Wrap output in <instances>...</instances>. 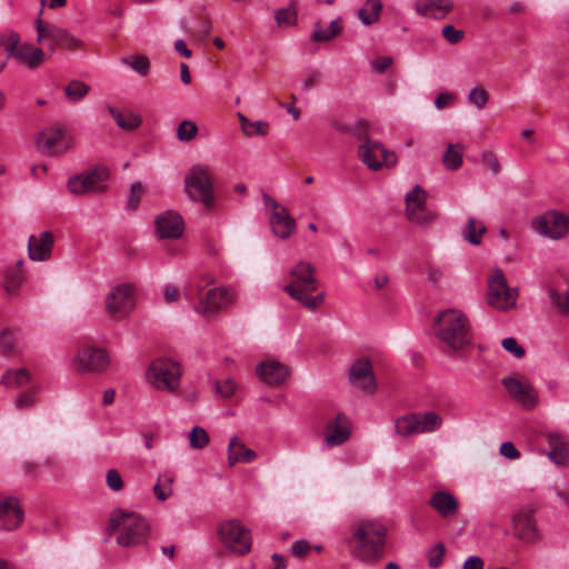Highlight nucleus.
Instances as JSON below:
<instances>
[{"label":"nucleus","mask_w":569,"mask_h":569,"mask_svg":"<svg viewBox=\"0 0 569 569\" xmlns=\"http://www.w3.org/2000/svg\"><path fill=\"white\" fill-rule=\"evenodd\" d=\"M432 329L446 353H457L472 343L470 321L459 309L441 311L436 317Z\"/></svg>","instance_id":"f257e3e1"},{"label":"nucleus","mask_w":569,"mask_h":569,"mask_svg":"<svg viewBox=\"0 0 569 569\" xmlns=\"http://www.w3.org/2000/svg\"><path fill=\"white\" fill-rule=\"evenodd\" d=\"M387 528L376 520H361L352 529L351 555L363 563L378 562L385 552Z\"/></svg>","instance_id":"f03ea898"},{"label":"nucleus","mask_w":569,"mask_h":569,"mask_svg":"<svg viewBox=\"0 0 569 569\" xmlns=\"http://www.w3.org/2000/svg\"><path fill=\"white\" fill-rule=\"evenodd\" d=\"M291 281L284 286V291L295 300L299 301L305 308L316 310L323 302L322 292L312 296L318 289V280L315 277V268L311 263L300 261L292 267L289 272Z\"/></svg>","instance_id":"7ed1b4c3"},{"label":"nucleus","mask_w":569,"mask_h":569,"mask_svg":"<svg viewBox=\"0 0 569 569\" xmlns=\"http://www.w3.org/2000/svg\"><path fill=\"white\" fill-rule=\"evenodd\" d=\"M108 529L118 532L117 542L121 547H134L147 541L149 522L139 513L116 509L109 518Z\"/></svg>","instance_id":"20e7f679"},{"label":"nucleus","mask_w":569,"mask_h":569,"mask_svg":"<svg viewBox=\"0 0 569 569\" xmlns=\"http://www.w3.org/2000/svg\"><path fill=\"white\" fill-rule=\"evenodd\" d=\"M0 46L4 48L9 57H13L19 63L30 69H36L46 60V52L40 47L21 42L20 34L16 31H7L0 36Z\"/></svg>","instance_id":"39448f33"},{"label":"nucleus","mask_w":569,"mask_h":569,"mask_svg":"<svg viewBox=\"0 0 569 569\" xmlns=\"http://www.w3.org/2000/svg\"><path fill=\"white\" fill-rule=\"evenodd\" d=\"M181 367L168 358L153 360L147 370V381L157 390L172 392L180 386Z\"/></svg>","instance_id":"423d86ee"},{"label":"nucleus","mask_w":569,"mask_h":569,"mask_svg":"<svg viewBox=\"0 0 569 569\" xmlns=\"http://www.w3.org/2000/svg\"><path fill=\"white\" fill-rule=\"evenodd\" d=\"M236 299L234 290L229 287L212 288L200 297L194 310L202 317L210 318L230 308Z\"/></svg>","instance_id":"0eeeda50"},{"label":"nucleus","mask_w":569,"mask_h":569,"mask_svg":"<svg viewBox=\"0 0 569 569\" xmlns=\"http://www.w3.org/2000/svg\"><path fill=\"white\" fill-rule=\"evenodd\" d=\"M217 532L220 542L231 553L243 556L249 552L248 530L239 520L221 522Z\"/></svg>","instance_id":"6e6552de"},{"label":"nucleus","mask_w":569,"mask_h":569,"mask_svg":"<svg viewBox=\"0 0 569 569\" xmlns=\"http://www.w3.org/2000/svg\"><path fill=\"white\" fill-rule=\"evenodd\" d=\"M37 147L47 156H60L73 147L71 133L62 127H50L41 131L37 137Z\"/></svg>","instance_id":"1a4fd4ad"},{"label":"nucleus","mask_w":569,"mask_h":569,"mask_svg":"<svg viewBox=\"0 0 569 569\" xmlns=\"http://www.w3.org/2000/svg\"><path fill=\"white\" fill-rule=\"evenodd\" d=\"M442 419L438 413L406 415L396 420V431L402 437L432 432L440 428Z\"/></svg>","instance_id":"9d476101"},{"label":"nucleus","mask_w":569,"mask_h":569,"mask_svg":"<svg viewBox=\"0 0 569 569\" xmlns=\"http://www.w3.org/2000/svg\"><path fill=\"white\" fill-rule=\"evenodd\" d=\"M110 358L102 348L86 346L80 348L73 356L72 367L80 373H98L108 369Z\"/></svg>","instance_id":"9b49d317"},{"label":"nucleus","mask_w":569,"mask_h":569,"mask_svg":"<svg viewBox=\"0 0 569 569\" xmlns=\"http://www.w3.org/2000/svg\"><path fill=\"white\" fill-rule=\"evenodd\" d=\"M358 156L361 161L373 171L382 168H392L398 162V158L393 151L388 150L382 143L368 138L359 147Z\"/></svg>","instance_id":"f8f14e48"},{"label":"nucleus","mask_w":569,"mask_h":569,"mask_svg":"<svg viewBox=\"0 0 569 569\" xmlns=\"http://www.w3.org/2000/svg\"><path fill=\"white\" fill-rule=\"evenodd\" d=\"M184 184L186 191L192 200L201 202L207 208L211 207L213 202L211 177L207 169L192 167L186 176Z\"/></svg>","instance_id":"ddd939ff"},{"label":"nucleus","mask_w":569,"mask_h":569,"mask_svg":"<svg viewBox=\"0 0 569 569\" xmlns=\"http://www.w3.org/2000/svg\"><path fill=\"white\" fill-rule=\"evenodd\" d=\"M134 305L136 288L130 283L114 286L106 297V310L113 318L127 317Z\"/></svg>","instance_id":"4468645a"},{"label":"nucleus","mask_w":569,"mask_h":569,"mask_svg":"<svg viewBox=\"0 0 569 569\" xmlns=\"http://www.w3.org/2000/svg\"><path fill=\"white\" fill-rule=\"evenodd\" d=\"M517 289L510 288L501 270H496L488 283V303L499 310H507L516 305Z\"/></svg>","instance_id":"2eb2a0df"},{"label":"nucleus","mask_w":569,"mask_h":569,"mask_svg":"<svg viewBox=\"0 0 569 569\" xmlns=\"http://www.w3.org/2000/svg\"><path fill=\"white\" fill-rule=\"evenodd\" d=\"M531 226L539 234L558 240L569 233V217L558 211H548L535 218Z\"/></svg>","instance_id":"dca6fc26"},{"label":"nucleus","mask_w":569,"mask_h":569,"mask_svg":"<svg viewBox=\"0 0 569 569\" xmlns=\"http://www.w3.org/2000/svg\"><path fill=\"white\" fill-rule=\"evenodd\" d=\"M427 194L420 186H416L406 196V213L417 224H429L436 220L437 213L426 206Z\"/></svg>","instance_id":"f3484780"},{"label":"nucleus","mask_w":569,"mask_h":569,"mask_svg":"<svg viewBox=\"0 0 569 569\" xmlns=\"http://www.w3.org/2000/svg\"><path fill=\"white\" fill-rule=\"evenodd\" d=\"M502 385L509 396L523 409L530 410L538 405L539 393L528 379L507 377L502 379Z\"/></svg>","instance_id":"a211bd4d"},{"label":"nucleus","mask_w":569,"mask_h":569,"mask_svg":"<svg viewBox=\"0 0 569 569\" xmlns=\"http://www.w3.org/2000/svg\"><path fill=\"white\" fill-rule=\"evenodd\" d=\"M23 509L16 497L0 492V530L12 531L23 522Z\"/></svg>","instance_id":"6ab92c4d"},{"label":"nucleus","mask_w":569,"mask_h":569,"mask_svg":"<svg viewBox=\"0 0 569 569\" xmlns=\"http://www.w3.org/2000/svg\"><path fill=\"white\" fill-rule=\"evenodd\" d=\"M351 421L343 413L339 412L330 420L325 429V441L328 447H337L345 443L351 436Z\"/></svg>","instance_id":"aec40b11"},{"label":"nucleus","mask_w":569,"mask_h":569,"mask_svg":"<svg viewBox=\"0 0 569 569\" xmlns=\"http://www.w3.org/2000/svg\"><path fill=\"white\" fill-rule=\"evenodd\" d=\"M349 379L355 388L366 393H373L376 390L372 366L367 358H361L351 366Z\"/></svg>","instance_id":"412c9836"},{"label":"nucleus","mask_w":569,"mask_h":569,"mask_svg":"<svg viewBox=\"0 0 569 569\" xmlns=\"http://www.w3.org/2000/svg\"><path fill=\"white\" fill-rule=\"evenodd\" d=\"M515 535L522 541L535 543L540 539L533 512L531 510H519L512 517Z\"/></svg>","instance_id":"4be33fe9"},{"label":"nucleus","mask_w":569,"mask_h":569,"mask_svg":"<svg viewBox=\"0 0 569 569\" xmlns=\"http://www.w3.org/2000/svg\"><path fill=\"white\" fill-rule=\"evenodd\" d=\"M256 371L259 379L269 386L282 385L290 373L287 366L274 359L260 362Z\"/></svg>","instance_id":"5701e85b"},{"label":"nucleus","mask_w":569,"mask_h":569,"mask_svg":"<svg viewBox=\"0 0 569 569\" xmlns=\"http://www.w3.org/2000/svg\"><path fill=\"white\" fill-rule=\"evenodd\" d=\"M156 229L162 239H177L183 233V220L177 212L167 211L157 218Z\"/></svg>","instance_id":"b1692460"},{"label":"nucleus","mask_w":569,"mask_h":569,"mask_svg":"<svg viewBox=\"0 0 569 569\" xmlns=\"http://www.w3.org/2000/svg\"><path fill=\"white\" fill-rule=\"evenodd\" d=\"M42 10L36 20L37 42L47 46L50 52L59 48L63 28L44 22L41 18Z\"/></svg>","instance_id":"393cba45"},{"label":"nucleus","mask_w":569,"mask_h":569,"mask_svg":"<svg viewBox=\"0 0 569 569\" xmlns=\"http://www.w3.org/2000/svg\"><path fill=\"white\" fill-rule=\"evenodd\" d=\"M53 234L50 231H43L39 236H31L28 243V252L31 260L44 261L50 258Z\"/></svg>","instance_id":"a878e982"},{"label":"nucleus","mask_w":569,"mask_h":569,"mask_svg":"<svg viewBox=\"0 0 569 569\" xmlns=\"http://www.w3.org/2000/svg\"><path fill=\"white\" fill-rule=\"evenodd\" d=\"M429 505L445 519L456 517L459 509L457 498L448 491H436L429 499Z\"/></svg>","instance_id":"bb28decb"},{"label":"nucleus","mask_w":569,"mask_h":569,"mask_svg":"<svg viewBox=\"0 0 569 569\" xmlns=\"http://www.w3.org/2000/svg\"><path fill=\"white\" fill-rule=\"evenodd\" d=\"M270 224L273 233L281 239L289 238L296 230V221L284 207L271 212Z\"/></svg>","instance_id":"cd10ccee"},{"label":"nucleus","mask_w":569,"mask_h":569,"mask_svg":"<svg viewBox=\"0 0 569 569\" xmlns=\"http://www.w3.org/2000/svg\"><path fill=\"white\" fill-rule=\"evenodd\" d=\"M415 7L421 16L441 19L452 10L453 2L451 0H418Z\"/></svg>","instance_id":"c85d7f7f"},{"label":"nucleus","mask_w":569,"mask_h":569,"mask_svg":"<svg viewBox=\"0 0 569 569\" xmlns=\"http://www.w3.org/2000/svg\"><path fill=\"white\" fill-rule=\"evenodd\" d=\"M86 181L87 192H101L107 188L109 170L104 167H96L82 173Z\"/></svg>","instance_id":"c756f323"},{"label":"nucleus","mask_w":569,"mask_h":569,"mask_svg":"<svg viewBox=\"0 0 569 569\" xmlns=\"http://www.w3.org/2000/svg\"><path fill=\"white\" fill-rule=\"evenodd\" d=\"M86 181L87 192H101L107 188L109 170L104 167H96L82 173Z\"/></svg>","instance_id":"7c9ffc66"},{"label":"nucleus","mask_w":569,"mask_h":569,"mask_svg":"<svg viewBox=\"0 0 569 569\" xmlns=\"http://www.w3.org/2000/svg\"><path fill=\"white\" fill-rule=\"evenodd\" d=\"M548 443L551 449L549 452L551 460L558 465L565 463L569 455V443L567 440L559 433H550L548 436Z\"/></svg>","instance_id":"2f4dec72"},{"label":"nucleus","mask_w":569,"mask_h":569,"mask_svg":"<svg viewBox=\"0 0 569 569\" xmlns=\"http://www.w3.org/2000/svg\"><path fill=\"white\" fill-rule=\"evenodd\" d=\"M273 18L280 29L296 27L298 24L297 2L292 0L287 7L274 10Z\"/></svg>","instance_id":"473e14b6"},{"label":"nucleus","mask_w":569,"mask_h":569,"mask_svg":"<svg viewBox=\"0 0 569 569\" xmlns=\"http://www.w3.org/2000/svg\"><path fill=\"white\" fill-rule=\"evenodd\" d=\"M487 232L485 223L476 218L468 219L467 224L461 231L463 239L475 246L481 243V237Z\"/></svg>","instance_id":"72a5a7b5"},{"label":"nucleus","mask_w":569,"mask_h":569,"mask_svg":"<svg viewBox=\"0 0 569 569\" xmlns=\"http://www.w3.org/2000/svg\"><path fill=\"white\" fill-rule=\"evenodd\" d=\"M31 375L24 369H10L4 372L1 379V383L8 388H19L30 382Z\"/></svg>","instance_id":"f704fd0d"},{"label":"nucleus","mask_w":569,"mask_h":569,"mask_svg":"<svg viewBox=\"0 0 569 569\" xmlns=\"http://www.w3.org/2000/svg\"><path fill=\"white\" fill-rule=\"evenodd\" d=\"M249 457V449H247L243 442H240L237 437L231 438L229 442V466H234L237 462L246 461Z\"/></svg>","instance_id":"c9c22d12"},{"label":"nucleus","mask_w":569,"mask_h":569,"mask_svg":"<svg viewBox=\"0 0 569 569\" xmlns=\"http://www.w3.org/2000/svg\"><path fill=\"white\" fill-rule=\"evenodd\" d=\"M173 480L174 477L171 472H164L158 477L153 491L159 500L163 501L171 496Z\"/></svg>","instance_id":"e433bc0d"},{"label":"nucleus","mask_w":569,"mask_h":569,"mask_svg":"<svg viewBox=\"0 0 569 569\" xmlns=\"http://www.w3.org/2000/svg\"><path fill=\"white\" fill-rule=\"evenodd\" d=\"M462 146L449 144L442 158L445 167L449 170L459 169L462 166Z\"/></svg>","instance_id":"4c0bfd02"},{"label":"nucleus","mask_w":569,"mask_h":569,"mask_svg":"<svg viewBox=\"0 0 569 569\" xmlns=\"http://www.w3.org/2000/svg\"><path fill=\"white\" fill-rule=\"evenodd\" d=\"M111 113L117 124L124 130H133L141 124V117L133 112H121L111 109Z\"/></svg>","instance_id":"58836bf2"},{"label":"nucleus","mask_w":569,"mask_h":569,"mask_svg":"<svg viewBox=\"0 0 569 569\" xmlns=\"http://www.w3.org/2000/svg\"><path fill=\"white\" fill-rule=\"evenodd\" d=\"M341 32L339 19L331 21L328 30H323L320 23H316L312 40L317 42L329 41Z\"/></svg>","instance_id":"ea45409f"},{"label":"nucleus","mask_w":569,"mask_h":569,"mask_svg":"<svg viewBox=\"0 0 569 569\" xmlns=\"http://www.w3.org/2000/svg\"><path fill=\"white\" fill-rule=\"evenodd\" d=\"M121 62L130 67L132 70H134L142 77L149 73L150 61L148 57H146L144 54H133L130 57H126L121 59Z\"/></svg>","instance_id":"a19ab883"},{"label":"nucleus","mask_w":569,"mask_h":569,"mask_svg":"<svg viewBox=\"0 0 569 569\" xmlns=\"http://www.w3.org/2000/svg\"><path fill=\"white\" fill-rule=\"evenodd\" d=\"M380 11L381 2L379 0H368L367 6L359 10L358 17L365 24H370L379 18Z\"/></svg>","instance_id":"79ce46f5"},{"label":"nucleus","mask_w":569,"mask_h":569,"mask_svg":"<svg viewBox=\"0 0 569 569\" xmlns=\"http://www.w3.org/2000/svg\"><path fill=\"white\" fill-rule=\"evenodd\" d=\"M23 280L24 278L20 270H9L4 277V290L9 296H16L19 291V288L23 283Z\"/></svg>","instance_id":"37998d69"},{"label":"nucleus","mask_w":569,"mask_h":569,"mask_svg":"<svg viewBox=\"0 0 569 569\" xmlns=\"http://www.w3.org/2000/svg\"><path fill=\"white\" fill-rule=\"evenodd\" d=\"M89 86L82 81H71L66 87V96L70 101H79L87 96Z\"/></svg>","instance_id":"c03bdc74"},{"label":"nucleus","mask_w":569,"mask_h":569,"mask_svg":"<svg viewBox=\"0 0 569 569\" xmlns=\"http://www.w3.org/2000/svg\"><path fill=\"white\" fill-rule=\"evenodd\" d=\"M549 298L559 312L563 315L569 313V290L560 293L558 290L550 288Z\"/></svg>","instance_id":"a18cd8bd"},{"label":"nucleus","mask_w":569,"mask_h":569,"mask_svg":"<svg viewBox=\"0 0 569 569\" xmlns=\"http://www.w3.org/2000/svg\"><path fill=\"white\" fill-rule=\"evenodd\" d=\"M190 446L194 449H202L209 442V436L203 428L193 427L189 435Z\"/></svg>","instance_id":"49530a36"},{"label":"nucleus","mask_w":569,"mask_h":569,"mask_svg":"<svg viewBox=\"0 0 569 569\" xmlns=\"http://www.w3.org/2000/svg\"><path fill=\"white\" fill-rule=\"evenodd\" d=\"M489 100L488 91L482 87H475L470 90L468 101L478 109H482Z\"/></svg>","instance_id":"de8ad7c7"},{"label":"nucleus","mask_w":569,"mask_h":569,"mask_svg":"<svg viewBox=\"0 0 569 569\" xmlns=\"http://www.w3.org/2000/svg\"><path fill=\"white\" fill-rule=\"evenodd\" d=\"M83 47V41L68 30L63 29L60 38L59 48L66 50H78Z\"/></svg>","instance_id":"09e8293b"},{"label":"nucleus","mask_w":569,"mask_h":569,"mask_svg":"<svg viewBox=\"0 0 569 569\" xmlns=\"http://www.w3.org/2000/svg\"><path fill=\"white\" fill-rule=\"evenodd\" d=\"M197 126L192 121H182L177 129V137L181 141H190L197 134Z\"/></svg>","instance_id":"8fccbe9b"},{"label":"nucleus","mask_w":569,"mask_h":569,"mask_svg":"<svg viewBox=\"0 0 569 569\" xmlns=\"http://www.w3.org/2000/svg\"><path fill=\"white\" fill-rule=\"evenodd\" d=\"M37 399H36V392L34 391H27L23 393H20L16 400H14V407L18 410H27L34 406Z\"/></svg>","instance_id":"3c124183"},{"label":"nucleus","mask_w":569,"mask_h":569,"mask_svg":"<svg viewBox=\"0 0 569 569\" xmlns=\"http://www.w3.org/2000/svg\"><path fill=\"white\" fill-rule=\"evenodd\" d=\"M445 556V546L442 543H437L433 546L428 552V562L432 568H437L442 563Z\"/></svg>","instance_id":"603ef678"},{"label":"nucleus","mask_w":569,"mask_h":569,"mask_svg":"<svg viewBox=\"0 0 569 569\" xmlns=\"http://www.w3.org/2000/svg\"><path fill=\"white\" fill-rule=\"evenodd\" d=\"M236 389H237V385L230 378H227L224 380H218L216 382L217 392L224 398H229V397L233 396L236 392Z\"/></svg>","instance_id":"864d4df0"},{"label":"nucleus","mask_w":569,"mask_h":569,"mask_svg":"<svg viewBox=\"0 0 569 569\" xmlns=\"http://www.w3.org/2000/svg\"><path fill=\"white\" fill-rule=\"evenodd\" d=\"M86 181L82 173L74 176L68 181V189L73 194H83L87 192Z\"/></svg>","instance_id":"5fc2aeb1"},{"label":"nucleus","mask_w":569,"mask_h":569,"mask_svg":"<svg viewBox=\"0 0 569 569\" xmlns=\"http://www.w3.org/2000/svg\"><path fill=\"white\" fill-rule=\"evenodd\" d=\"M442 36L449 43L455 44L463 39L465 32L462 30L456 29L451 24H447L442 29Z\"/></svg>","instance_id":"6e6d98bb"},{"label":"nucleus","mask_w":569,"mask_h":569,"mask_svg":"<svg viewBox=\"0 0 569 569\" xmlns=\"http://www.w3.org/2000/svg\"><path fill=\"white\" fill-rule=\"evenodd\" d=\"M142 193H143V187L140 182H134L131 184L130 194H129V199H128V206L132 210H134L138 207Z\"/></svg>","instance_id":"4d7b16f0"},{"label":"nucleus","mask_w":569,"mask_h":569,"mask_svg":"<svg viewBox=\"0 0 569 569\" xmlns=\"http://www.w3.org/2000/svg\"><path fill=\"white\" fill-rule=\"evenodd\" d=\"M502 347L516 358H522L525 355V349L512 337L503 339Z\"/></svg>","instance_id":"13d9d810"},{"label":"nucleus","mask_w":569,"mask_h":569,"mask_svg":"<svg viewBox=\"0 0 569 569\" xmlns=\"http://www.w3.org/2000/svg\"><path fill=\"white\" fill-rule=\"evenodd\" d=\"M106 480L108 487L113 491H120L123 488L121 475L114 469L107 472Z\"/></svg>","instance_id":"bf43d9fd"},{"label":"nucleus","mask_w":569,"mask_h":569,"mask_svg":"<svg viewBox=\"0 0 569 569\" xmlns=\"http://www.w3.org/2000/svg\"><path fill=\"white\" fill-rule=\"evenodd\" d=\"M499 451L503 457L511 460L518 459L520 457V451L510 441L501 443Z\"/></svg>","instance_id":"052dcab7"},{"label":"nucleus","mask_w":569,"mask_h":569,"mask_svg":"<svg viewBox=\"0 0 569 569\" xmlns=\"http://www.w3.org/2000/svg\"><path fill=\"white\" fill-rule=\"evenodd\" d=\"M309 550H310V545L306 540L296 541L291 546V553H292V556H295L297 558L305 557L309 552Z\"/></svg>","instance_id":"680f3d73"},{"label":"nucleus","mask_w":569,"mask_h":569,"mask_svg":"<svg viewBox=\"0 0 569 569\" xmlns=\"http://www.w3.org/2000/svg\"><path fill=\"white\" fill-rule=\"evenodd\" d=\"M392 64V58L390 57H378L375 60H372L371 66L372 68L379 72H385L390 66Z\"/></svg>","instance_id":"e2e57ef3"},{"label":"nucleus","mask_w":569,"mask_h":569,"mask_svg":"<svg viewBox=\"0 0 569 569\" xmlns=\"http://www.w3.org/2000/svg\"><path fill=\"white\" fill-rule=\"evenodd\" d=\"M321 79V74L318 71H310L302 81V89L308 91L316 87Z\"/></svg>","instance_id":"0e129e2a"},{"label":"nucleus","mask_w":569,"mask_h":569,"mask_svg":"<svg viewBox=\"0 0 569 569\" xmlns=\"http://www.w3.org/2000/svg\"><path fill=\"white\" fill-rule=\"evenodd\" d=\"M485 562L479 556L468 557L462 566V569H483Z\"/></svg>","instance_id":"69168bd1"},{"label":"nucleus","mask_w":569,"mask_h":569,"mask_svg":"<svg viewBox=\"0 0 569 569\" xmlns=\"http://www.w3.org/2000/svg\"><path fill=\"white\" fill-rule=\"evenodd\" d=\"M483 161L486 162V164L489 167V169L493 173H498L500 171L499 160L493 153H491V152L485 153Z\"/></svg>","instance_id":"338daca9"},{"label":"nucleus","mask_w":569,"mask_h":569,"mask_svg":"<svg viewBox=\"0 0 569 569\" xmlns=\"http://www.w3.org/2000/svg\"><path fill=\"white\" fill-rule=\"evenodd\" d=\"M163 298L164 301L168 303H172L178 301L179 298V291L176 287L172 284H167L163 289Z\"/></svg>","instance_id":"774afa93"}]
</instances>
